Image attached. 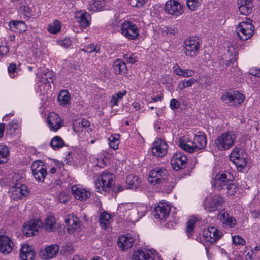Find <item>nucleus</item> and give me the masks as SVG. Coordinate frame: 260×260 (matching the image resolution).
<instances>
[{
	"instance_id": "7",
	"label": "nucleus",
	"mask_w": 260,
	"mask_h": 260,
	"mask_svg": "<svg viewBox=\"0 0 260 260\" xmlns=\"http://www.w3.org/2000/svg\"><path fill=\"white\" fill-rule=\"evenodd\" d=\"M168 171L165 168L156 167L150 172L148 181L153 185L160 184L165 180Z\"/></svg>"
},
{
	"instance_id": "38",
	"label": "nucleus",
	"mask_w": 260,
	"mask_h": 260,
	"mask_svg": "<svg viewBox=\"0 0 260 260\" xmlns=\"http://www.w3.org/2000/svg\"><path fill=\"white\" fill-rule=\"evenodd\" d=\"M9 150L7 146L0 145V164L7 161Z\"/></svg>"
},
{
	"instance_id": "13",
	"label": "nucleus",
	"mask_w": 260,
	"mask_h": 260,
	"mask_svg": "<svg viewBox=\"0 0 260 260\" xmlns=\"http://www.w3.org/2000/svg\"><path fill=\"white\" fill-rule=\"evenodd\" d=\"M185 54L190 57L196 56L199 51V41L196 39H189L184 44Z\"/></svg>"
},
{
	"instance_id": "37",
	"label": "nucleus",
	"mask_w": 260,
	"mask_h": 260,
	"mask_svg": "<svg viewBox=\"0 0 260 260\" xmlns=\"http://www.w3.org/2000/svg\"><path fill=\"white\" fill-rule=\"evenodd\" d=\"M126 93V91L123 90V91H119L117 93L113 95L110 100L111 106H117L118 103L123 98V96L125 95Z\"/></svg>"
},
{
	"instance_id": "63",
	"label": "nucleus",
	"mask_w": 260,
	"mask_h": 260,
	"mask_svg": "<svg viewBox=\"0 0 260 260\" xmlns=\"http://www.w3.org/2000/svg\"><path fill=\"white\" fill-rule=\"evenodd\" d=\"M132 260H141L140 250H138L134 252Z\"/></svg>"
},
{
	"instance_id": "6",
	"label": "nucleus",
	"mask_w": 260,
	"mask_h": 260,
	"mask_svg": "<svg viewBox=\"0 0 260 260\" xmlns=\"http://www.w3.org/2000/svg\"><path fill=\"white\" fill-rule=\"evenodd\" d=\"M230 160L238 169L242 170L246 165L247 154L242 149L234 148L231 153Z\"/></svg>"
},
{
	"instance_id": "10",
	"label": "nucleus",
	"mask_w": 260,
	"mask_h": 260,
	"mask_svg": "<svg viewBox=\"0 0 260 260\" xmlns=\"http://www.w3.org/2000/svg\"><path fill=\"white\" fill-rule=\"evenodd\" d=\"M43 223L39 219L31 220L27 222L22 227V231L26 236L30 237L37 234L39 230L42 228Z\"/></svg>"
},
{
	"instance_id": "29",
	"label": "nucleus",
	"mask_w": 260,
	"mask_h": 260,
	"mask_svg": "<svg viewBox=\"0 0 260 260\" xmlns=\"http://www.w3.org/2000/svg\"><path fill=\"white\" fill-rule=\"evenodd\" d=\"M39 76L40 81L44 83H50L53 82L54 77V74L52 71H50L48 69H45L41 70L39 72Z\"/></svg>"
},
{
	"instance_id": "25",
	"label": "nucleus",
	"mask_w": 260,
	"mask_h": 260,
	"mask_svg": "<svg viewBox=\"0 0 260 260\" xmlns=\"http://www.w3.org/2000/svg\"><path fill=\"white\" fill-rule=\"evenodd\" d=\"M134 243V239L129 235L119 236L117 241L118 246L122 250L131 248Z\"/></svg>"
},
{
	"instance_id": "46",
	"label": "nucleus",
	"mask_w": 260,
	"mask_h": 260,
	"mask_svg": "<svg viewBox=\"0 0 260 260\" xmlns=\"http://www.w3.org/2000/svg\"><path fill=\"white\" fill-rule=\"evenodd\" d=\"M129 4L134 7L140 8L142 7L147 0H128Z\"/></svg>"
},
{
	"instance_id": "5",
	"label": "nucleus",
	"mask_w": 260,
	"mask_h": 260,
	"mask_svg": "<svg viewBox=\"0 0 260 260\" xmlns=\"http://www.w3.org/2000/svg\"><path fill=\"white\" fill-rule=\"evenodd\" d=\"M229 182H232V176L230 173L219 172L215 175L211 182L212 186L217 190L224 189Z\"/></svg>"
},
{
	"instance_id": "20",
	"label": "nucleus",
	"mask_w": 260,
	"mask_h": 260,
	"mask_svg": "<svg viewBox=\"0 0 260 260\" xmlns=\"http://www.w3.org/2000/svg\"><path fill=\"white\" fill-rule=\"evenodd\" d=\"M59 247L54 244L46 247L40 252V256L43 259H49L55 257L58 252Z\"/></svg>"
},
{
	"instance_id": "44",
	"label": "nucleus",
	"mask_w": 260,
	"mask_h": 260,
	"mask_svg": "<svg viewBox=\"0 0 260 260\" xmlns=\"http://www.w3.org/2000/svg\"><path fill=\"white\" fill-rule=\"evenodd\" d=\"M141 260H153L152 254L149 251L140 250Z\"/></svg>"
},
{
	"instance_id": "43",
	"label": "nucleus",
	"mask_w": 260,
	"mask_h": 260,
	"mask_svg": "<svg viewBox=\"0 0 260 260\" xmlns=\"http://www.w3.org/2000/svg\"><path fill=\"white\" fill-rule=\"evenodd\" d=\"M18 70L17 66L14 63L10 64L8 67V71L11 78H14L16 76L15 74L17 73Z\"/></svg>"
},
{
	"instance_id": "1",
	"label": "nucleus",
	"mask_w": 260,
	"mask_h": 260,
	"mask_svg": "<svg viewBox=\"0 0 260 260\" xmlns=\"http://www.w3.org/2000/svg\"><path fill=\"white\" fill-rule=\"evenodd\" d=\"M207 145L205 135L201 132H198L195 135L193 141H187L183 138L179 139V146L186 152L193 153L196 151L205 148Z\"/></svg>"
},
{
	"instance_id": "57",
	"label": "nucleus",
	"mask_w": 260,
	"mask_h": 260,
	"mask_svg": "<svg viewBox=\"0 0 260 260\" xmlns=\"http://www.w3.org/2000/svg\"><path fill=\"white\" fill-rule=\"evenodd\" d=\"M182 72V76L184 77H191L194 74V72L191 70L183 69Z\"/></svg>"
},
{
	"instance_id": "26",
	"label": "nucleus",
	"mask_w": 260,
	"mask_h": 260,
	"mask_svg": "<svg viewBox=\"0 0 260 260\" xmlns=\"http://www.w3.org/2000/svg\"><path fill=\"white\" fill-rule=\"evenodd\" d=\"M72 192L75 198L79 200L84 201L90 197L89 191L85 189L81 188L76 185H73L71 188Z\"/></svg>"
},
{
	"instance_id": "34",
	"label": "nucleus",
	"mask_w": 260,
	"mask_h": 260,
	"mask_svg": "<svg viewBox=\"0 0 260 260\" xmlns=\"http://www.w3.org/2000/svg\"><path fill=\"white\" fill-rule=\"evenodd\" d=\"M110 219V215L107 212L101 213L99 219L101 226L104 229L108 228Z\"/></svg>"
},
{
	"instance_id": "41",
	"label": "nucleus",
	"mask_w": 260,
	"mask_h": 260,
	"mask_svg": "<svg viewBox=\"0 0 260 260\" xmlns=\"http://www.w3.org/2000/svg\"><path fill=\"white\" fill-rule=\"evenodd\" d=\"M202 0H187L186 5L191 11H195L200 5Z\"/></svg>"
},
{
	"instance_id": "55",
	"label": "nucleus",
	"mask_w": 260,
	"mask_h": 260,
	"mask_svg": "<svg viewBox=\"0 0 260 260\" xmlns=\"http://www.w3.org/2000/svg\"><path fill=\"white\" fill-rule=\"evenodd\" d=\"M182 82L185 85V87L187 88L191 87L197 82V80L194 78H191L188 80H184Z\"/></svg>"
},
{
	"instance_id": "24",
	"label": "nucleus",
	"mask_w": 260,
	"mask_h": 260,
	"mask_svg": "<svg viewBox=\"0 0 260 260\" xmlns=\"http://www.w3.org/2000/svg\"><path fill=\"white\" fill-rule=\"evenodd\" d=\"M65 223L67 226V230L69 234H73L75 230L78 229L80 226L79 219L72 215H69L65 219Z\"/></svg>"
},
{
	"instance_id": "61",
	"label": "nucleus",
	"mask_w": 260,
	"mask_h": 260,
	"mask_svg": "<svg viewBox=\"0 0 260 260\" xmlns=\"http://www.w3.org/2000/svg\"><path fill=\"white\" fill-rule=\"evenodd\" d=\"M119 144V141H109V146L114 150H116L118 148Z\"/></svg>"
},
{
	"instance_id": "58",
	"label": "nucleus",
	"mask_w": 260,
	"mask_h": 260,
	"mask_svg": "<svg viewBox=\"0 0 260 260\" xmlns=\"http://www.w3.org/2000/svg\"><path fill=\"white\" fill-rule=\"evenodd\" d=\"M254 252L252 250L245 251L244 254L246 260H252L253 259V255Z\"/></svg>"
},
{
	"instance_id": "40",
	"label": "nucleus",
	"mask_w": 260,
	"mask_h": 260,
	"mask_svg": "<svg viewBox=\"0 0 260 260\" xmlns=\"http://www.w3.org/2000/svg\"><path fill=\"white\" fill-rule=\"evenodd\" d=\"M197 221V218L192 217L189 219L187 221L186 232L187 235L190 237L191 235V233L193 232L194 228V224Z\"/></svg>"
},
{
	"instance_id": "18",
	"label": "nucleus",
	"mask_w": 260,
	"mask_h": 260,
	"mask_svg": "<svg viewBox=\"0 0 260 260\" xmlns=\"http://www.w3.org/2000/svg\"><path fill=\"white\" fill-rule=\"evenodd\" d=\"M203 235L207 241L214 243L222 237V233L216 228L212 226L204 230Z\"/></svg>"
},
{
	"instance_id": "17",
	"label": "nucleus",
	"mask_w": 260,
	"mask_h": 260,
	"mask_svg": "<svg viewBox=\"0 0 260 260\" xmlns=\"http://www.w3.org/2000/svg\"><path fill=\"white\" fill-rule=\"evenodd\" d=\"M170 209L168 204L160 202L154 209V216L160 220L165 219L169 216Z\"/></svg>"
},
{
	"instance_id": "47",
	"label": "nucleus",
	"mask_w": 260,
	"mask_h": 260,
	"mask_svg": "<svg viewBox=\"0 0 260 260\" xmlns=\"http://www.w3.org/2000/svg\"><path fill=\"white\" fill-rule=\"evenodd\" d=\"M100 50V47L96 45L94 46L93 44H90L86 46V51L89 53L93 52H99Z\"/></svg>"
},
{
	"instance_id": "52",
	"label": "nucleus",
	"mask_w": 260,
	"mask_h": 260,
	"mask_svg": "<svg viewBox=\"0 0 260 260\" xmlns=\"http://www.w3.org/2000/svg\"><path fill=\"white\" fill-rule=\"evenodd\" d=\"M124 57L127 63L134 64L136 61L135 57L133 54H126L124 55Z\"/></svg>"
},
{
	"instance_id": "30",
	"label": "nucleus",
	"mask_w": 260,
	"mask_h": 260,
	"mask_svg": "<svg viewBox=\"0 0 260 260\" xmlns=\"http://www.w3.org/2000/svg\"><path fill=\"white\" fill-rule=\"evenodd\" d=\"M141 181L139 177L133 174L127 176L126 179V188L131 189H136L140 184Z\"/></svg>"
},
{
	"instance_id": "2",
	"label": "nucleus",
	"mask_w": 260,
	"mask_h": 260,
	"mask_svg": "<svg viewBox=\"0 0 260 260\" xmlns=\"http://www.w3.org/2000/svg\"><path fill=\"white\" fill-rule=\"evenodd\" d=\"M236 31L238 37L243 41L250 39L253 35L254 26L250 19L240 22L236 26Z\"/></svg>"
},
{
	"instance_id": "56",
	"label": "nucleus",
	"mask_w": 260,
	"mask_h": 260,
	"mask_svg": "<svg viewBox=\"0 0 260 260\" xmlns=\"http://www.w3.org/2000/svg\"><path fill=\"white\" fill-rule=\"evenodd\" d=\"M18 121L17 120H13L8 124V126L10 129H12L14 131H16L18 128Z\"/></svg>"
},
{
	"instance_id": "14",
	"label": "nucleus",
	"mask_w": 260,
	"mask_h": 260,
	"mask_svg": "<svg viewBox=\"0 0 260 260\" xmlns=\"http://www.w3.org/2000/svg\"><path fill=\"white\" fill-rule=\"evenodd\" d=\"M10 193L12 199L19 200L28 194V187L24 184L17 183L11 188Z\"/></svg>"
},
{
	"instance_id": "3",
	"label": "nucleus",
	"mask_w": 260,
	"mask_h": 260,
	"mask_svg": "<svg viewBox=\"0 0 260 260\" xmlns=\"http://www.w3.org/2000/svg\"><path fill=\"white\" fill-rule=\"evenodd\" d=\"M236 140L235 134L231 132L222 134L215 140L216 146L219 150H226L234 144Z\"/></svg>"
},
{
	"instance_id": "39",
	"label": "nucleus",
	"mask_w": 260,
	"mask_h": 260,
	"mask_svg": "<svg viewBox=\"0 0 260 260\" xmlns=\"http://www.w3.org/2000/svg\"><path fill=\"white\" fill-rule=\"evenodd\" d=\"M58 100L62 105H67L70 99L69 93L67 90H62L58 96Z\"/></svg>"
},
{
	"instance_id": "11",
	"label": "nucleus",
	"mask_w": 260,
	"mask_h": 260,
	"mask_svg": "<svg viewBox=\"0 0 260 260\" xmlns=\"http://www.w3.org/2000/svg\"><path fill=\"white\" fill-rule=\"evenodd\" d=\"M32 173L36 179L39 182H43L47 174L46 166L42 161H36L31 166Z\"/></svg>"
},
{
	"instance_id": "15",
	"label": "nucleus",
	"mask_w": 260,
	"mask_h": 260,
	"mask_svg": "<svg viewBox=\"0 0 260 260\" xmlns=\"http://www.w3.org/2000/svg\"><path fill=\"white\" fill-rule=\"evenodd\" d=\"M224 200L223 198L219 195H214L212 197L207 198L205 203V209L208 212H213L217 210V207L220 206Z\"/></svg>"
},
{
	"instance_id": "16",
	"label": "nucleus",
	"mask_w": 260,
	"mask_h": 260,
	"mask_svg": "<svg viewBox=\"0 0 260 260\" xmlns=\"http://www.w3.org/2000/svg\"><path fill=\"white\" fill-rule=\"evenodd\" d=\"M168 148V145L165 141L157 139L153 144L152 152L155 156L161 157L166 154Z\"/></svg>"
},
{
	"instance_id": "33",
	"label": "nucleus",
	"mask_w": 260,
	"mask_h": 260,
	"mask_svg": "<svg viewBox=\"0 0 260 260\" xmlns=\"http://www.w3.org/2000/svg\"><path fill=\"white\" fill-rule=\"evenodd\" d=\"M55 223L56 221L54 217L49 216L46 218L42 228H44L46 231L48 232H52L54 229Z\"/></svg>"
},
{
	"instance_id": "48",
	"label": "nucleus",
	"mask_w": 260,
	"mask_h": 260,
	"mask_svg": "<svg viewBox=\"0 0 260 260\" xmlns=\"http://www.w3.org/2000/svg\"><path fill=\"white\" fill-rule=\"evenodd\" d=\"M232 240L233 243L236 245H237L238 244L244 245L246 243V242L244 239L237 235L232 236Z\"/></svg>"
},
{
	"instance_id": "28",
	"label": "nucleus",
	"mask_w": 260,
	"mask_h": 260,
	"mask_svg": "<svg viewBox=\"0 0 260 260\" xmlns=\"http://www.w3.org/2000/svg\"><path fill=\"white\" fill-rule=\"evenodd\" d=\"M35 252L28 245H23L20 252V258L21 260H33L35 258Z\"/></svg>"
},
{
	"instance_id": "64",
	"label": "nucleus",
	"mask_w": 260,
	"mask_h": 260,
	"mask_svg": "<svg viewBox=\"0 0 260 260\" xmlns=\"http://www.w3.org/2000/svg\"><path fill=\"white\" fill-rule=\"evenodd\" d=\"M81 123L82 124V127L83 128L88 127L90 126L89 122L85 119H82L81 121Z\"/></svg>"
},
{
	"instance_id": "51",
	"label": "nucleus",
	"mask_w": 260,
	"mask_h": 260,
	"mask_svg": "<svg viewBox=\"0 0 260 260\" xmlns=\"http://www.w3.org/2000/svg\"><path fill=\"white\" fill-rule=\"evenodd\" d=\"M58 200L61 203H66L69 200L68 194L65 192H60L58 195Z\"/></svg>"
},
{
	"instance_id": "8",
	"label": "nucleus",
	"mask_w": 260,
	"mask_h": 260,
	"mask_svg": "<svg viewBox=\"0 0 260 260\" xmlns=\"http://www.w3.org/2000/svg\"><path fill=\"white\" fill-rule=\"evenodd\" d=\"M120 30L121 34L129 40L137 39L139 35L138 27L129 21L124 22L121 25Z\"/></svg>"
},
{
	"instance_id": "23",
	"label": "nucleus",
	"mask_w": 260,
	"mask_h": 260,
	"mask_svg": "<svg viewBox=\"0 0 260 260\" xmlns=\"http://www.w3.org/2000/svg\"><path fill=\"white\" fill-rule=\"evenodd\" d=\"M238 9L241 14L248 15L252 11L253 7L252 0H238Z\"/></svg>"
},
{
	"instance_id": "22",
	"label": "nucleus",
	"mask_w": 260,
	"mask_h": 260,
	"mask_svg": "<svg viewBox=\"0 0 260 260\" xmlns=\"http://www.w3.org/2000/svg\"><path fill=\"white\" fill-rule=\"evenodd\" d=\"M75 18L82 27H86L90 24L91 17L86 12L83 11L77 12L75 13Z\"/></svg>"
},
{
	"instance_id": "59",
	"label": "nucleus",
	"mask_w": 260,
	"mask_h": 260,
	"mask_svg": "<svg viewBox=\"0 0 260 260\" xmlns=\"http://www.w3.org/2000/svg\"><path fill=\"white\" fill-rule=\"evenodd\" d=\"M9 52V48L6 46L0 45V57L5 55Z\"/></svg>"
},
{
	"instance_id": "21",
	"label": "nucleus",
	"mask_w": 260,
	"mask_h": 260,
	"mask_svg": "<svg viewBox=\"0 0 260 260\" xmlns=\"http://www.w3.org/2000/svg\"><path fill=\"white\" fill-rule=\"evenodd\" d=\"M47 121L50 129L54 131L58 130L62 126L61 118L54 112L49 114Z\"/></svg>"
},
{
	"instance_id": "12",
	"label": "nucleus",
	"mask_w": 260,
	"mask_h": 260,
	"mask_svg": "<svg viewBox=\"0 0 260 260\" xmlns=\"http://www.w3.org/2000/svg\"><path fill=\"white\" fill-rule=\"evenodd\" d=\"M165 11L169 14L176 17L180 16L184 12V10L181 4L174 0H169L166 2Z\"/></svg>"
},
{
	"instance_id": "45",
	"label": "nucleus",
	"mask_w": 260,
	"mask_h": 260,
	"mask_svg": "<svg viewBox=\"0 0 260 260\" xmlns=\"http://www.w3.org/2000/svg\"><path fill=\"white\" fill-rule=\"evenodd\" d=\"M90 9L93 11H97L102 9V5L100 1H94L92 4L89 5Z\"/></svg>"
},
{
	"instance_id": "53",
	"label": "nucleus",
	"mask_w": 260,
	"mask_h": 260,
	"mask_svg": "<svg viewBox=\"0 0 260 260\" xmlns=\"http://www.w3.org/2000/svg\"><path fill=\"white\" fill-rule=\"evenodd\" d=\"M170 106L172 110L177 109L180 106V103L176 99H172L170 101Z\"/></svg>"
},
{
	"instance_id": "60",
	"label": "nucleus",
	"mask_w": 260,
	"mask_h": 260,
	"mask_svg": "<svg viewBox=\"0 0 260 260\" xmlns=\"http://www.w3.org/2000/svg\"><path fill=\"white\" fill-rule=\"evenodd\" d=\"M165 31L167 34H170L175 35L178 32V30H177V29H176L174 27H166L165 30Z\"/></svg>"
},
{
	"instance_id": "50",
	"label": "nucleus",
	"mask_w": 260,
	"mask_h": 260,
	"mask_svg": "<svg viewBox=\"0 0 260 260\" xmlns=\"http://www.w3.org/2000/svg\"><path fill=\"white\" fill-rule=\"evenodd\" d=\"M229 216V213L225 211V210H223L220 211L219 213L217 215V219L220 220L222 222L223 221L226 219V218Z\"/></svg>"
},
{
	"instance_id": "42",
	"label": "nucleus",
	"mask_w": 260,
	"mask_h": 260,
	"mask_svg": "<svg viewBox=\"0 0 260 260\" xmlns=\"http://www.w3.org/2000/svg\"><path fill=\"white\" fill-rule=\"evenodd\" d=\"M227 189V193L230 196H234L238 190V185L236 184L229 182L226 186Z\"/></svg>"
},
{
	"instance_id": "54",
	"label": "nucleus",
	"mask_w": 260,
	"mask_h": 260,
	"mask_svg": "<svg viewBox=\"0 0 260 260\" xmlns=\"http://www.w3.org/2000/svg\"><path fill=\"white\" fill-rule=\"evenodd\" d=\"M249 73L253 77H259L260 76V70L256 68L252 67L250 68Z\"/></svg>"
},
{
	"instance_id": "62",
	"label": "nucleus",
	"mask_w": 260,
	"mask_h": 260,
	"mask_svg": "<svg viewBox=\"0 0 260 260\" xmlns=\"http://www.w3.org/2000/svg\"><path fill=\"white\" fill-rule=\"evenodd\" d=\"M60 44L61 46L67 48L71 44V41L69 39H64L60 41Z\"/></svg>"
},
{
	"instance_id": "31",
	"label": "nucleus",
	"mask_w": 260,
	"mask_h": 260,
	"mask_svg": "<svg viewBox=\"0 0 260 260\" xmlns=\"http://www.w3.org/2000/svg\"><path fill=\"white\" fill-rule=\"evenodd\" d=\"M9 26L12 31L18 33L25 31L26 28L25 22L23 21H11L9 22Z\"/></svg>"
},
{
	"instance_id": "35",
	"label": "nucleus",
	"mask_w": 260,
	"mask_h": 260,
	"mask_svg": "<svg viewBox=\"0 0 260 260\" xmlns=\"http://www.w3.org/2000/svg\"><path fill=\"white\" fill-rule=\"evenodd\" d=\"M50 145L54 150L58 149L64 145V142L60 137L55 136L51 139Z\"/></svg>"
},
{
	"instance_id": "27",
	"label": "nucleus",
	"mask_w": 260,
	"mask_h": 260,
	"mask_svg": "<svg viewBox=\"0 0 260 260\" xmlns=\"http://www.w3.org/2000/svg\"><path fill=\"white\" fill-rule=\"evenodd\" d=\"M13 243L7 236H0V251L4 254H8L12 250Z\"/></svg>"
},
{
	"instance_id": "32",
	"label": "nucleus",
	"mask_w": 260,
	"mask_h": 260,
	"mask_svg": "<svg viewBox=\"0 0 260 260\" xmlns=\"http://www.w3.org/2000/svg\"><path fill=\"white\" fill-rule=\"evenodd\" d=\"M114 72L117 74H122L126 73L127 67L124 61L121 59H117L113 63Z\"/></svg>"
},
{
	"instance_id": "19",
	"label": "nucleus",
	"mask_w": 260,
	"mask_h": 260,
	"mask_svg": "<svg viewBox=\"0 0 260 260\" xmlns=\"http://www.w3.org/2000/svg\"><path fill=\"white\" fill-rule=\"evenodd\" d=\"M187 158L181 153H176L172 157L171 163L173 169L178 170L184 168L187 164Z\"/></svg>"
},
{
	"instance_id": "4",
	"label": "nucleus",
	"mask_w": 260,
	"mask_h": 260,
	"mask_svg": "<svg viewBox=\"0 0 260 260\" xmlns=\"http://www.w3.org/2000/svg\"><path fill=\"white\" fill-rule=\"evenodd\" d=\"M114 176L109 172H103L97 178L95 185L99 192L106 191L111 187L113 182Z\"/></svg>"
},
{
	"instance_id": "36",
	"label": "nucleus",
	"mask_w": 260,
	"mask_h": 260,
	"mask_svg": "<svg viewBox=\"0 0 260 260\" xmlns=\"http://www.w3.org/2000/svg\"><path fill=\"white\" fill-rule=\"evenodd\" d=\"M61 25L58 20H55L50 23L47 27V30L50 33L55 34L61 30Z\"/></svg>"
},
{
	"instance_id": "9",
	"label": "nucleus",
	"mask_w": 260,
	"mask_h": 260,
	"mask_svg": "<svg viewBox=\"0 0 260 260\" xmlns=\"http://www.w3.org/2000/svg\"><path fill=\"white\" fill-rule=\"evenodd\" d=\"M221 100L230 105L237 106L241 104L245 100L244 96L237 91L233 92H225L221 96Z\"/></svg>"
},
{
	"instance_id": "49",
	"label": "nucleus",
	"mask_w": 260,
	"mask_h": 260,
	"mask_svg": "<svg viewBox=\"0 0 260 260\" xmlns=\"http://www.w3.org/2000/svg\"><path fill=\"white\" fill-rule=\"evenodd\" d=\"M236 220L232 217L230 216L226 218V220L222 221V223L229 227L232 228L236 224Z\"/></svg>"
}]
</instances>
